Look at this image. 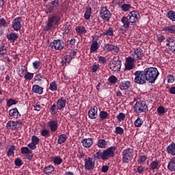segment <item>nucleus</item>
Wrapping results in <instances>:
<instances>
[{
  "mask_svg": "<svg viewBox=\"0 0 175 175\" xmlns=\"http://www.w3.org/2000/svg\"><path fill=\"white\" fill-rule=\"evenodd\" d=\"M39 142H40V139H39L36 135H33L31 137V143L38 145L39 144Z\"/></svg>",
  "mask_w": 175,
  "mask_h": 175,
  "instance_id": "obj_60",
  "label": "nucleus"
},
{
  "mask_svg": "<svg viewBox=\"0 0 175 175\" xmlns=\"http://www.w3.org/2000/svg\"><path fill=\"white\" fill-rule=\"evenodd\" d=\"M21 152L23 154L27 155L26 159H28L29 161H32L33 158V153L32 152V150H29V148L27 146L22 147L21 148Z\"/></svg>",
  "mask_w": 175,
  "mask_h": 175,
  "instance_id": "obj_15",
  "label": "nucleus"
},
{
  "mask_svg": "<svg viewBox=\"0 0 175 175\" xmlns=\"http://www.w3.org/2000/svg\"><path fill=\"white\" fill-rule=\"evenodd\" d=\"M15 150H16V146L14 145L11 146L8 149V151L7 152V157H12V155L14 154Z\"/></svg>",
  "mask_w": 175,
  "mask_h": 175,
  "instance_id": "obj_48",
  "label": "nucleus"
},
{
  "mask_svg": "<svg viewBox=\"0 0 175 175\" xmlns=\"http://www.w3.org/2000/svg\"><path fill=\"white\" fill-rule=\"evenodd\" d=\"M41 136H42L43 137H50V131H49L46 129H42L41 130Z\"/></svg>",
  "mask_w": 175,
  "mask_h": 175,
  "instance_id": "obj_56",
  "label": "nucleus"
},
{
  "mask_svg": "<svg viewBox=\"0 0 175 175\" xmlns=\"http://www.w3.org/2000/svg\"><path fill=\"white\" fill-rule=\"evenodd\" d=\"M135 62H136L133 59H132V56H129L128 57H126L124 64L125 70H132V69H133Z\"/></svg>",
  "mask_w": 175,
  "mask_h": 175,
  "instance_id": "obj_17",
  "label": "nucleus"
},
{
  "mask_svg": "<svg viewBox=\"0 0 175 175\" xmlns=\"http://www.w3.org/2000/svg\"><path fill=\"white\" fill-rule=\"evenodd\" d=\"M75 31L78 35H84L87 33V30L85 29V27L84 26H76Z\"/></svg>",
  "mask_w": 175,
  "mask_h": 175,
  "instance_id": "obj_35",
  "label": "nucleus"
},
{
  "mask_svg": "<svg viewBox=\"0 0 175 175\" xmlns=\"http://www.w3.org/2000/svg\"><path fill=\"white\" fill-rule=\"evenodd\" d=\"M63 161L64 160L60 157H55L53 159V162L55 165H61Z\"/></svg>",
  "mask_w": 175,
  "mask_h": 175,
  "instance_id": "obj_49",
  "label": "nucleus"
},
{
  "mask_svg": "<svg viewBox=\"0 0 175 175\" xmlns=\"http://www.w3.org/2000/svg\"><path fill=\"white\" fill-rule=\"evenodd\" d=\"M163 31L166 33H175V25H172L170 26H166L163 28Z\"/></svg>",
  "mask_w": 175,
  "mask_h": 175,
  "instance_id": "obj_32",
  "label": "nucleus"
},
{
  "mask_svg": "<svg viewBox=\"0 0 175 175\" xmlns=\"http://www.w3.org/2000/svg\"><path fill=\"white\" fill-rule=\"evenodd\" d=\"M103 36H114V28L109 27L103 33Z\"/></svg>",
  "mask_w": 175,
  "mask_h": 175,
  "instance_id": "obj_40",
  "label": "nucleus"
},
{
  "mask_svg": "<svg viewBox=\"0 0 175 175\" xmlns=\"http://www.w3.org/2000/svg\"><path fill=\"white\" fill-rule=\"evenodd\" d=\"M167 154L172 155V157H175V143L172 142L165 150Z\"/></svg>",
  "mask_w": 175,
  "mask_h": 175,
  "instance_id": "obj_26",
  "label": "nucleus"
},
{
  "mask_svg": "<svg viewBox=\"0 0 175 175\" xmlns=\"http://www.w3.org/2000/svg\"><path fill=\"white\" fill-rule=\"evenodd\" d=\"M88 116L90 120H96L98 118V107H94L88 111Z\"/></svg>",
  "mask_w": 175,
  "mask_h": 175,
  "instance_id": "obj_20",
  "label": "nucleus"
},
{
  "mask_svg": "<svg viewBox=\"0 0 175 175\" xmlns=\"http://www.w3.org/2000/svg\"><path fill=\"white\" fill-rule=\"evenodd\" d=\"M68 139V136L66 134H61L57 139L58 144H62L66 142V139Z\"/></svg>",
  "mask_w": 175,
  "mask_h": 175,
  "instance_id": "obj_42",
  "label": "nucleus"
},
{
  "mask_svg": "<svg viewBox=\"0 0 175 175\" xmlns=\"http://www.w3.org/2000/svg\"><path fill=\"white\" fill-rule=\"evenodd\" d=\"M81 143L85 148H90L94 144V139L92 138H83L81 139Z\"/></svg>",
  "mask_w": 175,
  "mask_h": 175,
  "instance_id": "obj_21",
  "label": "nucleus"
},
{
  "mask_svg": "<svg viewBox=\"0 0 175 175\" xmlns=\"http://www.w3.org/2000/svg\"><path fill=\"white\" fill-rule=\"evenodd\" d=\"M49 111L52 116H55V114H57V105L53 104L51 105Z\"/></svg>",
  "mask_w": 175,
  "mask_h": 175,
  "instance_id": "obj_50",
  "label": "nucleus"
},
{
  "mask_svg": "<svg viewBox=\"0 0 175 175\" xmlns=\"http://www.w3.org/2000/svg\"><path fill=\"white\" fill-rule=\"evenodd\" d=\"M118 121H119V122H121V121H124V120H125V113H120L117 117H116Z\"/></svg>",
  "mask_w": 175,
  "mask_h": 175,
  "instance_id": "obj_61",
  "label": "nucleus"
},
{
  "mask_svg": "<svg viewBox=\"0 0 175 175\" xmlns=\"http://www.w3.org/2000/svg\"><path fill=\"white\" fill-rule=\"evenodd\" d=\"M32 79H33V73L28 72L25 75V80L31 81Z\"/></svg>",
  "mask_w": 175,
  "mask_h": 175,
  "instance_id": "obj_54",
  "label": "nucleus"
},
{
  "mask_svg": "<svg viewBox=\"0 0 175 175\" xmlns=\"http://www.w3.org/2000/svg\"><path fill=\"white\" fill-rule=\"evenodd\" d=\"M56 105L57 110H62V109H65L66 106V99L64 97H61L57 100Z\"/></svg>",
  "mask_w": 175,
  "mask_h": 175,
  "instance_id": "obj_23",
  "label": "nucleus"
},
{
  "mask_svg": "<svg viewBox=\"0 0 175 175\" xmlns=\"http://www.w3.org/2000/svg\"><path fill=\"white\" fill-rule=\"evenodd\" d=\"M114 133L116 135H124V129L121 126H116Z\"/></svg>",
  "mask_w": 175,
  "mask_h": 175,
  "instance_id": "obj_52",
  "label": "nucleus"
},
{
  "mask_svg": "<svg viewBox=\"0 0 175 175\" xmlns=\"http://www.w3.org/2000/svg\"><path fill=\"white\" fill-rule=\"evenodd\" d=\"M147 159H148L147 155H139L137 161L139 165H144Z\"/></svg>",
  "mask_w": 175,
  "mask_h": 175,
  "instance_id": "obj_38",
  "label": "nucleus"
},
{
  "mask_svg": "<svg viewBox=\"0 0 175 175\" xmlns=\"http://www.w3.org/2000/svg\"><path fill=\"white\" fill-rule=\"evenodd\" d=\"M67 55L71 58V59H75L76 55H77V52L75 50H71L68 53Z\"/></svg>",
  "mask_w": 175,
  "mask_h": 175,
  "instance_id": "obj_55",
  "label": "nucleus"
},
{
  "mask_svg": "<svg viewBox=\"0 0 175 175\" xmlns=\"http://www.w3.org/2000/svg\"><path fill=\"white\" fill-rule=\"evenodd\" d=\"M6 38L10 42H16V40L18 39V34L17 33L12 32L11 33L8 34Z\"/></svg>",
  "mask_w": 175,
  "mask_h": 175,
  "instance_id": "obj_33",
  "label": "nucleus"
},
{
  "mask_svg": "<svg viewBox=\"0 0 175 175\" xmlns=\"http://www.w3.org/2000/svg\"><path fill=\"white\" fill-rule=\"evenodd\" d=\"M133 159V149L126 148L122 152V161L123 163H129L131 160Z\"/></svg>",
  "mask_w": 175,
  "mask_h": 175,
  "instance_id": "obj_5",
  "label": "nucleus"
},
{
  "mask_svg": "<svg viewBox=\"0 0 175 175\" xmlns=\"http://www.w3.org/2000/svg\"><path fill=\"white\" fill-rule=\"evenodd\" d=\"M134 76H135L134 81L136 84L143 85L147 81L150 84H154L159 76V71L157 68L147 67L144 70L135 71Z\"/></svg>",
  "mask_w": 175,
  "mask_h": 175,
  "instance_id": "obj_1",
  "label": "nucleus"
},
{
  "mask_svg": "<svg viewBox=\"0 0 175 175\" xmlns=\"http://www.w3.org/2000/svg\"><path fill=\"white\" fill-rule=\"evenodd\" d=\"M143 172H144V167L140 164V165L137 166V170H135V173H138V174H142Z\"/></svg>",
  "mask_w": 175,
  "mask_h": 175,
  "instance_id": "obj_59",
  "label": "nucleus"
},
{
  "mask_svg": "<svg viewBox=\"0 0 175 175\" xmlns=\"http://www.w3.org/2000/svg\"><path fill=\"white\" fill-rule=\"evenodd\" d=\"M121 23H122V27L123 28H127L128 29L131 28L132 23L131 21H129V18H128V16H123L121 18Z\"/></svg>",
  "mask_w": 175,
  "mask_h": 175,
  "instance_id": "obj_27",
  "label": "nucleus"
},
{
  "mask_svg": "<svg viewBox=\"0 0 175 175\" xmlns=\"http://www.w3.org/2000/svg\"><path fill=\"white\" fill-rule=\"evenodd\" d=\"M97 58L98 59V64H100L101 65H104V64H106V62H107V59H106L105 57L98 55Z\"/></svg>",
  "mask_w": 175,
  "mask_h": 175,
  "instance_id": "obj_51",
  "label": "nucleus"
},
{
  "mask_svg": "<svg viewBox=\"0 0 175 175\" xmlns=\"http://www.w3.org/2000/svg\"><path fill=\"white\" fill-rule=\"evenodd\" d=\"M92 11V8L91 7H87L85 8L84 17L86 20H90L91 18V12Z\"/></svg>",
  "mask_w": 175,
  "mask_h": 175,
  "instance_id": "obj_41",
  "label": "nucleus"
},
{
  "mask_svg": "<svg viewBox=\"0 0 175 175\" xmlns=\"http://www.w3.org/2000/svg\"><path fill=\"white\" fill-rule=\"evenodd\" d=\"M8 114L10 117L14 118V120H18L21 117V113L18 111L17 108H13L8 111Z\"/></svg>",
  "mask_w": 175,
  "mask_h": 175,
  "instance_id": "obj_19",
  "label": "nucleus"
},
{
  "mask_svg": "<svg viewBox=\"0 0 175 175\" xmlns=\"http://www.w3.org/2000/svg\"><path fill=\"white\" fill-rule=\"evenodd\" d=\"M165 16H166L167 18H169V20H171L172 21H174L175 22V11L170 10L166 14Z\"/></svg>",
  "mask_w": 175,
  "mask_h": 175,
  "instance_id": "obj_43",
  "label": "nucleus"
},
{
  "mask_svg": "<svg viewBox=\"0 0 175 175\" xmlns=\"http://www.w3.org/2000/svg\"><path fill=\"white\" fill-rule=\"evenodd\" d=\"M133 110L134 113L139 114V113H146L148 111V107L146 101H137L133 107Z\"/></svg>",
  "mask_w": 175,
  "mask_h": 175,
  "instance_id": "obj_3",
  "label": "nucleus"
},
{
  "mask_svg": "<svg viewBox=\"0 0 175 175\" xmlns=\"http://www.w3.org/2000/svg\"><path fill=\"white\" fill-rule=\"evenodd\" d=\"M49 90L52 92L57 91V90H58V86L57 85V83H55V81L50 83Z\"/></svg>",
  "mask_w": 175,
  "mask_h": 175,
  "instance_id": "obj_45",
  "label": "nucleus"
},
{
  "mask_svg": "<svg viewBox=\"0 0 175 175\" xmlns=\"http://www.w3.org/2000/svg\"><path fill=\"white\" fill-rule=\"evenodd\" d=\"M44 88L40 86V85H33L32 86V92L34 94H38V95L43 94Z\"/></svg>",
  "mask_w": 175,
  "mask_h": 175,
  "instance_id": "obj_29",
  "label": "nucleus"
},
{
  "mask_svg": "<svg viewBox=\"0 0 175 175\" xmlns=\"http://www.w3.org/2000/svg\"><path fill=\"white\" fill-rule=\"evenodd\" d=\"M108 81H109L111 84H116L117 81H118V79H117L116 76L111 75L109 77Z\"/></svg>",
  "mask_w": 175,
  "mask_h": 175,
  "instance_id": "obj_53",
  "label": "nucleus"
},
{
  "mask_svg": "<svg viewBox=\"0 0 175 175\" xmlns=\"http://www.w3.org/2000/svg\"><path fill=\"white\" fill-rule=\"evenodd\" d=\"M108 142L105 139H100L97 142V146L99 148H106Z\"/></svg>",
  "mask_w": 175,
  "mask_h": 175,
  "instance_id": "obj_37",
  "label": "nucleus"
},
{
  "mask_svg": "<svg viewBox=\"0 0 175 175\" xmlns=\"http://www.w3.org/2000/svg\"><path fill=\"white\" fill-rule=\"evenodd\" d=\"M72 57L70 56H68V55H66L64 57V59L61 62V64H64L66 66H68L70 64V62H72Z\"/></svg>",
  "mask_w": 175,
  "mask_h": 175,
  "instance_id": "obj_39",
  "label": "nucleus"
},
{
  "mask_svg": "<svg viewBox=\"0 0 175 175\" xmlns=\"http://www.w3.org/2000/svg\"><path fill=\"white\" fill-rule=\"evenodd\" d=\"M47 126L51 132H57L58 131V120L57 119L51 120L47 122Z\"/></svg>",
  "mask_w": 175,
  "mask_h": 175,
  "instance_id": "obj_14",
  "label": "nucleus"
},
{
  "mask_svg": "<svg viewBox=\"0 0 175 175\" xmlns=\"http://www.w3.org/2000/svg\"><path fill=\"white\" fill-rule=\"evenodd\" d=\"M122 63L120 60H113L110 62L109 66L111 70L113 72H120L121 70V66Z\"/></svg>",
  "mask_w": 175,
  "mask_h": 175,
  "instance_id": "obj_11",
  "label": "nucleus"
},
{
  "mask_svg": "<svg viewBox=\"0 0 175 175\" xmlns=\"http://www.w3.org/2000/svg\"><path fill=\"white\" fill-rule=\"evenodd\" d=\"M34 81L36 82V84L42 85L44 81V76L41 73L37 74L34 77Z\"/></svg>",
  "mask_w": 175,
  "mask_h": 175,
  "instance_id": "obj_28",
  "label": "nucleus"
},
{
  "mask_svg": "<svg viewBox=\"0 0 175 175\" xmlns=\"http://www.w3.org/2000/svg\"><path fill=\"white\" fill-rule=\"evenodd\" d=\"M103 50L105 51V53H111V51H113V53L115 54L120 53V48L117 45L111 44L109 43L104 44Z\"/></svg>",
  "mask_w": 175,
  "mask_h": 175,
  "instance_id": "obj_9",
  "label": "nucleus"
},
{
  "mask_svg": "<svg viewBox=\"0 0 175 175\" xmlns=\"http://www.w3.org/2000/svg\"><path fill=\"white\" fill-rule=\"evenodd\" d=\"M117 150L116 146H111L102 152L99 150L97 152L94 154V158L96 159H103V161H107L109 158L114 157V152Z\"/></svg>",
  "mask_w": 175,
  "mask_h": 175,
  "instance_id": "obj_2",
  "label": "nucleus"
},
{
  "mask_svg": "<svg viewBox=\"0 0 175 175\" xmlns=\"http://www.w3.org/2000/svg\"><path fill=\"white\" fill-rule=\"evenodd\" d=\"M100 16L103 20L109 21L111 18V12H110L107 7H102L100 11Z\"/></svg>",
  "mask_w": 175,
  "mask_h": 175,
  "instance_id": "obj_10",
  "label": "nucleus"
},
{
  "mask_svg": "<svg viewBox=\"0 0 175 175\" xmlns=\"http://www.w3.org/2000/svg\"><path fill=\"white\" fill-rule=\"evenodd\" d=\"M127 17H129V20L131 23V28H135L136 27V21L140 18V13H139V11L133 10L129 14Z\"/></svg>",
  "mask_w": 175,
  "mask_h": 175,
  "instance_id": "obj_7",
  "label": "nucleus"
},
{
  "mask_svg": "<svg viewBox=\"0 0 175 175\" xmlns=\"http://www.w3.org/2000/svg\"><path fill=\"white\" fill-rule=\"evenodd\" d=\"M161 167V161L159 160H154L152 161L149 165V170L152 172V170H158Z\"/></svg>",
  "mask_w": 175,
  "mask_h": 175,
  "instance_id": "obj_22",
  "label": "nucleus"
},
{
  "mask_svg": "<svg viewBox=\"0 0 175 175\" xmlns=\"http://www.w3.org/2000/svg\"><path fill=\"white\" fill-rule=\"evenodd\" d=\"M3 55H8V49L5 46V44H0V57H3Z\"/></svg>",
  "mask_w": 175,
  "mask_h": 175,
  "instance_id": "obj_36",
  "label": "nucleus"
},
{
  "mask_svg": "<svg viewBox=\"0 0 175 175\" xmlns=\"http://www.w3.org/2000/svg\"><path fill=\"white\" fill-rule=\"evenodd\" d=\"M21 17H16L12 21V28L14 31H18L21 29L23 25H21Z\"/></svg>",
  "mask_w": 175,
  "mask_h": 175,
  "instance_id": "obj_16",
  "label": "nucleus"
},
{
  "mask_svg": "<svg viewBox=\"0 0 175 175\" xmlns=\"http://www.w3.org/2000/svg\"><path fill=\"white\" fill-rule=\"evenodd\" d=\"M55 170V168L53 165H49L48 166L44 167L43 169V173L46 175H51L53 172Z\"/></svg>",
  "mask_w": 175,
  "mask_h": 175,
  "instance_id": "obj_30",
  "label": "nucleus"
},
{
  "mask_svg": "<svg viewBox=\"0 0 175 175\" xmlns=\"http://www.w3.org/2000/svg\"><path fill=\"white\" fill-rule=\"evenodd\" d=\"M33 69H39V68H40V61L36 60L33 62Z\"/></svg>",
  "mask_w": 175,
  "mask_h": 175,
  "instance_id": "obj_63",
  "label": "nucleus"
},
{
  "mask_svg": "<svg viewBox=\"0 0 175 175\" xmlns=\"http://www.w3.org/2000/svg\"><path fill=\"white\" fill-rule=\"evenodd\" d=\"M131 87V83L130 81H123L119 84V88L121 91H126L129 90Z\"/></svg>",
  "mask_w": 175,
  "mask_h": 175,
  "instance_id": "obj_25",
  "label": "nucleus"
},
{
  "mask_svg": "<svg viewBox=\"0 0 175 175\" xmlns=\"http://www.w3.org/2000/svg\"><path fill=\"white\" fill-rule=\"evenodd\" d=\"M167 169L170 172H175V157H172L167 165Z\"/></svg>",
  "mask_w": 175,
  "mask_h": 175,
  "instance_id": "obj_34",
  "label": "nucleus"
},
{
  "mask_svg": "<svg viewBox=\"0 0 175 175\" xmlns=\"http://www.w3.org/2000/svg\"><path fill=\"white\" fill-rule=\"evenodd\" d=\"M131 57L135 62H137V61H143V58L144 57L143 49L140 47L134 49L131 53Z\"/></svg>",
  "mask_w": 175,
  "mask_h": 175,
  "instance_id": "obj_6",
  "label": "nucleus"
},
{
  "mask_svg": "<svg viewBox=\"0 0 175 175\" xmlns=\"http://www.w3.org/2000/svg\"><path fill=\"white\" fill-rule=\"evenodd\" d=\"M72 27H70V25L68 23L63 27V30L64 31L65 33H69Z\"/></svg>",
  "mask_w": 175,
  "mask_h": 175,
  "instance_id": "obj_62",
  "label": "nucleus"
},
{
  "mask_svg": "<svg viewBox=\"0 0 175 175\" xmlns=\"http://www.w3.org/2000/svg\"><path fill=\"white\" fill-rule=\"evenodd\" d=\"M120 8L122 12H129L132 9V5L131 4H122Z\"/></svg>",
  "mask_w": 175,
  "mask_h": 175,
  "instance_id": "obj_46",
  "label": "nucleus"
},
{
  "mask_svg": "<svg viewBox=\"0 0 175 175\" xmlns=\"http://www.w3.org/2000/svg\"><path fill=\"white\" fill-rule=\"evenodd\" d=\"M14 163L16 166H18V167L23 166V160H21V159L20 158H17L15 159Z\"/></svg>",
  "mask_w": 175,
  "mask_h": 175,
  "instance_id": "obj_64",
  "label": "nucleus"
},
{
  "mask_svg": "<svg viewBox=\"0 0 175 175\" xmlns=\"http://www.w3.org/2000/svg\"><path fill=\"white\" fill-rule=\"evenodd\" d=\"M99 117L101 120H107L109 119L110 115H109V113L106 112L105 111H101L100 112Z\"/></svg>",
  "mask_w": 175,
  "mask_h": 175,
  "instance_id": "obj_44",
  "label": "nucleus"
},
{
  "mask_svg": "<svg viewBox=\"0 0 175 175\" xmlns=\"http://www.w3.org/2000/svg\"><path fill=\"white\" fill-rule=\"evenodd\" d=\"M65 43L62 39H56L51 42L49 44V47L53 50H64Z\"/></svg>",
  "mask_w": 175,
  "mask_h": 175,
  "instance_id": "obj_8",
  "label": "nucleus"
},
{
  "mask_svg": "<svg viewBox=\"0 0 175 175\" xmlns=\"http://www.w3.org/2000/svg\"><path fill=\"white\" fill-rule=\"evenodd\" d=\"M13 105H17V101H16V100L10 98L7 100V106H8V107L13 106Z\"/></svg>",
  "mask_w": 175,
  "mask_h": 175,
  "instance_id": "obj_57",
  "label": "nucleus"
},
{
  "mask_svg": "<svg viewBox=\"0 0 175 175\" xmlns=\"http://www.w3.org/2000/svg\"><path fill=\"white\" fill-rule=\"evenodd\" d=\"M157 113L159 116H162V114H165V113H166L165 107H163V106L159 107L157 108Z\"/></svg>",
  "mask_w": 175,
  "mask_h": 175,
  "instance_id": "obj_58",
  "label": "nucleus"
},
{
  "mask_svg": "<svg viewBox=\"0 0 175 175\" xmlns=\"http://www.w3.org/2000/svg\"><path fill=\"white\" fill-rule=\"evenodd\" d=\"M134 125L135 128H140L143 125V120L140 118H137V120L134 122Z\"/></svg>",
  "mask_w": 175,
  "mask_h": 175,
  "instance_id": "obj_47",
  "label": "nucleus"
},
{
  "mask_svg": "<svg viewBox=\"0 0 175 175\" xmlns=\"http://www.w3.org/2000/svg\"><path fill=\"white\" fill-rule=\"evenodd\" d=\"M99 47H100L99 42L93 38L92 40V44L90 46V53H96L98 50H99Z\"/></svg>",
  "mask_w": 175,
  "mask_h": 175,
  "instance_id": "obj_24",
  "label": "nucleus"
},
{
  "mask_svg": "<svg viewBox=\"0 0 175 175\" xmlns=\"http://www.w3.org/2000/svg\"><path fill=\"white\" fill-rule=\"evenodd\" d=\"M59 21H61V15L59 14H55L49 18L48 23L44 27L45 31H50L53 25H57Z\"/></svg>",
  "mask_w": 175,
  "mask_h": 175,
  "instance_id": "obj_4",
  "label": "nucleus"
},
{
  "mask_svg": "<svg viewBox=\"0 0 175 175\" xmlns=\"http://www.w3.org/2000/svg\"><path fill=\"white\" fill-rule=\"evenodd\" d=\"M166 42V46L169 47L173 54H175V37L167 38Z\"/></svg>",
  "mask_w": 175,
  "mask_h": 175,
  "instance_id": "obj_18",
  "label": "nucleus"
},
{
  "mask_svg": "<svg viewBox=\"0 0 175 175\" xmlns=\"http://www.w3.org/2000/svg\"><path fill=\"white\" fill-rule=\"evenodd\" d=\"M6 128H7V129H9L11 131H14V130L17 129V124L16 123V121L9 120L7 122Z\"/></svg>",
  "mask_w": 175,
  "mask_h": 175,
  "instance_id": "obj_31",
  "label": "nucleus"
},
{
  "mask_svg": "<svg viewBox=\"0 0 175 175\" xmlns=\"http://www.w3.org/2000/svg\"><path fill=\"white\" fill-rule=\"evenodd\" d=\"M85 170H94L95 169V161L91 157L84 159Z\"/></svg>",
  "mask_w": 175,
  "mask_h": 175,
  "instance_id": "obj_12",
  "label": "nucleus"
},
{
  "mask_svg": "<svg viewBox=\"0 0 175 175\" xmlns=\"http://www.w3.org/2000/svg\"><path fill=\"white\" fill-rule=\"evenodd\" d=\"M59 7V0H53L49 3L47 13H53L54 10H57Z\"/></svg>",
  "mask_w": 175,
  "mask_h": 175,
  "instance_id": "obj_13",
  "label": "nucleus"
}]
</instances>
